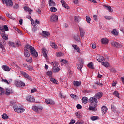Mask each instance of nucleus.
Instances as JSON below:
<instances>
[{"mask_svg": "<svg viewBox=\"0 0 124 124\" xmlns=\"http://www.w3.org/2000/svg\"><path fill=\"white\" fill-rule=\"evenodd\" d=\"M30 53L34 58H37L38 57V53L36 52V50L34 49L33 46H30L29 44H27L25 46V47L24 49V56L26 58H29L31 54H30Z\"/></svg>", "mask_w": 124, "mask_h": 124, "instance_id": "1", "label": "nucleus"}, {"mask_svg": "<svg viewBox=\"0 0 124 124\" xmlns=\"http://www.w3.org/2000/svg\"><path fill=\"white\" fill-rule=\"evenodd\" d=\"M13 108L15 112H16V113H18L19 114H22V113H24V111H25V108H20L16 105L14 106Z\"/></svg>", "mask_w": 124, "mask_h": 124, "instance_id": "2", "label": "nucleus"}, {"mask_svg": "<svg viewBox=\"0 0 124 124\" xmlns=\"http://www.w3.org/2000/svg\"><path fill=\"white\" fill-rule=\"evenodd\" d=\"M32 109L35 112L37 113H41L42 110L43 109V107L41 106H33Z\"/></svg>", "mask_w": 124, "mask_h": 124, "instance_id": "3", "label": "nucleus"}, {"mask_svg": "<svg viewBox=\"0 0 124 124\" xmlns=\"http://www.w3.org/2000/svg\"><path fill=\"white\" fill-rule=\"evenodd\" d=\"M3 4H6V6L12 7L13 5V2L11 0H2Z\"/></svg>", "mask_w": 124, "mask_h": 124, "instance_id": "4", "label": "nucleus"}, {"mask_svg": "<svg viewBox=\"0 0 124 124\" xmlns=\"http://www.w3.org/2000/svg\"><path fill=\"white\" fill-rule=\"evenodd\" d=\"M90 104L91 105H94V106H97V99L96 98L91 97L89 99Z\"/></svg>", "mask_w": 124, "mask_h": 124, "instance_id": "5", "label": "nucleus"}, {"mask_svg": "<svg viewBox=\"0 0 124 124\" xmlns=\"http://www.w3.org/2000/svg\"><path fill=\"white\" fill-rule=\"evenodd\" d=\"M111 45L115 48H122V47H123V45L115 41L111 42Z\"/></svg>", "mask_w": 124, "mask_h": 124, "instance_id": "6", "label": "nucleus"}, {"mask_svg": "<svg viewBox=\"0 0 124 124\" xmlns=\"http://www.w3.org/2000/svg\"><path fill=\"white\" fill-rule=\"evenodd\" d=\"M20 73H21V74L23 75V76H24L25 78H27V79H28L30 81H32V78H31V76L29 75V74H28L27 73L23 71H21Z\"/></svg>", "mask_w": 124, "mask_h": 124, "instance_id": "7", "label": "nucleus"}, {"mask_svg": "<svg viewBox=\"0 0 124 124\" xmlns=\"http://www.w3.org/2000/svg\"><path fill=\"white\" fill-rule=\"evenodd\" d=\"M26 99L28 101V102H34V101H35V99H34V97L31 95L27 96Z\"/></svg>", "mask_w": 124, "mask_h": 124, "instance_id": "8", "label": "nucleus"}, {"mask_svg": "<svg viewBox=\"0 0 124 124\" xmlns=\"http://www.w3.org/2000/svg\"><path fill=\"white\" fill-rule=\"evenodd\" d=\"M96 106H94V105H92L90 104V105L89 107V110L90 111H93V112H96V111H97Z\"/></svg>", "mask_w": 124, "mask_h": 124, "instance_id": "9", "label": "nucleus"}, {"mask_svg": "<svg viewBox=\"0 0 124 124\" xmlns=\"http://www.w3.org/2000/svg\"><path fill=\"white\" fill-rule=\"evenodd\" d=\"M15 84L17 87H25V83L21 81H15Z\"/></svg>", "mask_w": 124, "mask_h": 124, "instance_id": "10", "label": "nucleus"}, {"mask_svg": "<svg viewBox=\"0 0 124 124\" xmlns=\"http://www.w3.org/2000/svg\"><path fill=\"white\" fill-rule=\"evenodd\" d=\"M50 21L51 22H57V21H58V16H57V15H52L51 17Z\"/></svg>", "mask_w": 124, "mask_h": 124, "instance_id": "11", "label": "nucleus"}, {"mask_svg": "<svg viewBox=\"0 0 124 124\" xmlns=\"http://www.w3.org/2000/svg\"><path fill=\"white\" fill-rule=\"evenodd\" d=\"M42 52L44 57L46 58V59H47V58H48V55H47V50L45 48H42Z\"/></svg>", "mask_w": 124, "mask_h": 124, "instance_id": "12", "label": "nucleus"}, {"mask_svg": "<svg viewBox=\"0 0 124 124\" xmlns=\"http://www.w3.org/2000/svg\"><path fill=\"white\" fill-rule=\"evenodd\" d=\"M1 35L2 37V38H3V39H5V40H7V39H8V38L7 37L6 35L5 34V31H1Z\"/></svg>", "mask_w": 124, "mask_h": 124, "instance_id": "13", "label": "nucleus"}, {"mask_svg": "<svg viewBox=\"0 0 124 124\" xmlns=\"http://www.w3.org/2000/svg\"><path fill=\"white\" fill-rule=\"evenodd\" d=\"M2 68L3 70H4V71H7V72L10 71V70L11 69V68H9V66H7V65L2 66Z\"/></svg>", "mask_w": 124, "mask_h": 124, "instance_id": "14", "label": "nucleus"}, {"mask_svg": "<svg viewBox=\"0 0 124 124\" xmlns=\"http://www.w3.org/2000/svg\"><path fill=\"white\" fill-rule=\"evenodd\" d=\"M61 2L63 7H64L66 9H69V6H68V5L66 4V3L65 2V1H64L63 0H62L61 1Z\"/></svg>", "mask_w": 124, "mask_h": 124, "instance_id": "15", "label": "nucleus"}, {"mask_svg": "<svg viewBox=\"0 0 124 124\" xmlns=\"http://www.w3.org/2000/svg\"><path fill=\"white\" fill-rule=\"evenodd\" d=\"M12 93V89L10 88H6L5 94H6V95H10L11 93Z\"/></svg>", "mask_w": 124, "mask_h": 124, "instance_id": "16", "label": "nucleus"}, {"mask_svg": "<svg viewBox=\"0 0 124 124\" xmlns=\"http://www.w3.org/2000/svg\"><path fill=\"white\" fill-rule=\"evenodd\" d=\"M101 108L102 114L104 115V114L107 112V110H108V109L107 108V107H106V106H105L102 107Z\"/></svg>", "mask_w": 124, "mask_h": 124, "instance_id": "17", "label": "nucleus"}, {"mask_svg": "<svg viewBox=\"0 0 124 124\" xmlns=\"http://www.w3.org/2000/svg\"><path fill=\"white\" fill-rule=\"evenodd\" d=\"M102 97V92H99L97 93L95 95V97L97 99H99V98H101Z\"/></svg>", "mask_w": 124, "mask_h": 124, "instance_id": "18", "label": "nucleus"}, {"mask_svg": "<svg viewBox=\"0 0 124 124\" xmlns=\"http://www.w3.org/2000/svg\"><path fill=\"white\" fill-rule=\"evenodd\" d=\"M24 9L25 11H28V12H29V14H31V12L33 11V10H31V9L29 7L25 6L24 7Z\"/></svg>", "mask_w": 124, "mask_h": 124, "instance_id": "19", "label": "nucleus"}, {"mask_svg": "<svg viewBox=\"0 0 124 124\" xmlns=\"http://www.w3.org/2000/svg\"><path fill=\"white\" fill-rule=\"evenodd\" d=\"M101 42L103 44H108L109 43V40L106 38H103L101 39Z\"/></svg>", "mask_w": 124, "mask_h": 124, "instance_id": "20", "label": "nucleus"}, {"mask_svg": "<svg viewBox=\"0 0 124 124\" xmlns=\"http://www.w3.org/2000/svg\"><path fill=\"white\" fill-rule=\"evenodd\" d=\"M45 102L47 103V104H55V102H54V101L50 99H46Z\"/></svg>", "mask_w": 124, "mask_h": 124, "instance_id": "21", "label": "nucleus"}, {"mask_svg": "<svg viewBox=\"0 0 124 124\" xmlns=\"http://www.w3.org/2000/svg\"><path fill=\"white\" fill-rule=\"evenodd\" d=\"M50 44L51 47H52V48H53V49H58V46L55 43H53V42H50Z\"/></svg>", "mask_w": 124, "mask_h": 124, "instance_id": "22", "label": "nucleus"}, {"mask_svg": "<svg viewBox=\"0 0 124 124\" xmlns=\"http://www.w3.org/2000/svg\"><path fill=\"white\" fill-rule=\"evenodd\" d=\"M73 85L75 87H79V86H81L82 85V82L81 81H74Z\"/></svg>", "mask_w": 124, "mask_h": 124, "instance_id": "23", "label": "nucleus"}, {"mask_svg": "<svg viewBox=\"0 0 124 124\" xmlns=\"http://www.w3.org/2000/svg\"><path fill=\"white\" fill-rule=\"evenodd\" d=\"M72 46L74 49H75V50H76L77 52H78V53H80V52H81V50H80V48H79V47H78V46H77V45H72Z\"/></svg>", "mask_w": 124, "mask_h": 124, "instance_id": "24", "label": "nucleus"}, {"mask_svg": "<svg viewBox=\"0 0 124 124\" xmlns=\"http://www.w3.org/2000/svg\"><path fill=\"white\" fill-rule=\"evenodd\" d=\"M48 3H49V6H51V7L56 6V3L54 1H53L52 0H49Z\"/></svg>", "mask_w": 124, "mask_h": 124, "instance_id": "25", "label": "nucleus"}, {"mask_svg": "<svg viewBox=\"0 0 124 124\" xmlns=\"http://www.w3.org/2000/svg\"><path fill=\"white\" fill-rule=\"evenodd\" d=\"M97 60L98 62H103V61H104V57L103 56H98L97 57Z\"/></svg>", "mask_w": 124, "mask_h": 124, "instance_id": "26", "label": "nucleus"}, {"mask_svg": "<svg viewBox=\"0 0 124 124\" xmlns=\"http://www.w3.org/2000/svg\"><path fill=\"white\" fill-rule=\"evenodd\" d=\"M79 31L81 37H84V35H85V31H84V30L81 28H79Z\"/></svg>", "mask_w": 124, "mask_h": 124, "instance_id": "27", "label": "nucleus"}, {"mask_svg": "<svg viewBox=\"0 0 124 124\" xmlns=\"http://www.w3.org/2000/svg\"><path fill=\"white\" fill-rule=\"evenodd\" d=\"M104 7H106V8H107V9L109 11V12H113V9H112L110 6L104 5Z\"/></svg>", "mask_w": 124, "mask_h": 124, "instance_id": "28", "label": "nucleus"}, {"mask_svg": "<svg viewBox=\"0 0 124 124\" xmlns=\"http://www.w3.org/2000/svg\"><path fill=\"white\" fill-rule=\"evenodd\" d=\"M74 20H75V21L77 23H79L80 21H81V17H80L78 16H76L74 17Z\"/></svg>", "mask_w": 124, "mask_h": 124, "instance_id": "29", "label": "nucleus"}, {"mask_svg": "<svg viewBox=\"0 0 124 124\" xmlns=\"http://www.w3.org/2000/svg\"><path fill=\"white\" fill-rule=\"evenodd\" d=\"M51 65H53V67H56L59 65V63L57 61H53L51 63Z\"/></svg>", "mask_w": 124, "mask_h": 124, "instance_id": "30", "label": "nucleus"}, {"mask_svg": "<svg viewBox=\"0 0 124 124\" xmlns=\"http://www.w3.org/2000/svg\"><path fill=\"white\" fill-rule=\"evenodd\" d=\"M89 100V99L87 97H83L82 98V101L83 103H84V104H86V103H88V101Z\"/></svg>", "mask_w": 124, "mask_h": 124, "instance_id": "31", "label": "nucleus"}, {"mask_svg": "<svg viewBox=\"0 0 124 124\" xmlns=\"http://www.w3.org/2000/svg\"><path fill=\"white\" fill-rule=\"evenodd\" d=\"M42 33H43V36L46 37V36H49V35H50V33L49 32L43 31Z\"/></svg>", "mask_w": 124, "mask_h": 124, "instance_id": "32", "label": "nucleus"}, {"mask_svg": "<svg viewBox=\"0 0 124 124\" xmlns=\"http://www.w3.org/2000/svg\"><path fill=\"white\" fill-rule=\"evenodd\" d=\"M60 70H61V69L58 66L53 67V71L54 72H58V71H60Z\"/></svg>", "mask_w": 124, "mask_h": 124, "instance_id": "33", "label": "nucleus"}, {"mask_svg": "<svg viewBox=\"0 0 124 124\" xmlns=\"http://www.w3.org/2000/svg\"><path fill=\"white\" fill-rule=\"evenodd\" d=\"M101 63L102 65H103L105 66V67H108L109 66V63H108L107 62H103Z\"/></svg>", "mask_w": 124, "mask_h": 124, "instance_id": "34", "label": "nucleus"}, {"mask_svg": "<svg viewBox=\"0 0 124 124\" xmlns=\"http://www.w3.org/2000/svg\"><path fill=\"white\" fill-rule=\"evenodd\" d=\"M75 116H76L77 118H78V119L82 118V115L81 114V113L79 112H76Z\"/></svg>", "mask_w": 124, "mask_h": 124, "instance_id": "35", "label": "nucleus"}, {"mask_svg": "<svg viewBox=\"0 0 124 124\" xmlns=\"http://www.w3.org/2000/svg\"><path fill=\"white\" fill-rule=\"evenodd\" d=\"M90 119L92 121H96V120H99V117L98 116H92Z\"/></svg>", "mask_w": 124, "mask_h": 124, "instance_id": "36", "label": "nucleus"}, {"mask_svg": "<svg viewBox=\"0 0 124 124\" xmlns=\"http://www.w3.org/2000/svg\"><path fill=\"white\" fill-rule=\"evenodd\" d=\"M88 67H89V68H91V69H94V67H93V64L92 62L88 64Z\"/></svg>", "mask_w": 124, "mask_h": 124, "instance_id": "37", "label": "nucleus"}, {"mask_svg": "<svg viewBox=\"0 0 124 124\" xmlns=\"http://www.w3.org/2000/svg\"><path fill=\"white\" fill-rule=\"evenodd\" d=\"M49 10L50 11H51V12H56L57 9H56V7L54 6V7H50Z\"/></svg>", "mask_w": 124, "mask_h": 124, "instance_id": "38", "label": "nucleus"}, {"mask_svg": "<svg viewBox=\"0 0 124 124\" xmlns=\"http://www.w3.org/2000/svg\"><path fill=\"white\" fill-rule=\"evenodd\" d=\"M74 38L76 41H80V36L78 35H76Z\"/></svg>", "mask_w": 124, "mask_h": 124, "instance_id": "39", "label": "nucleus"}, {"mask_svg": "<svg viewBox=\"0 0 124 124\" xmlns=\"http://www.w3.org/2000/svg\"><path fill=\"white\" fill-rule=\"evenodd\" d=\"M46 75L50 77H52V75H53V72L51 71H48L46 73Z\"/></svg>", "mask_w": 124, "mask_h": 124, "instance_id": "40", "label": "nucleus"}, {"mask_svg": "<svg viewBox=\"0 0 124 124\" xmlns=\"http://www.w3.org/2000/svg\"><path fill=\"white\" fill-rule=\"evenodd\" d=\"M2 94H4V91L3 88H2L1 87H0V95H2Z\"/></svg>", "mask_w": 124, "mask_h": 124, "instance_id": "41", "label": "nucleus"}, {"mask_svg": "<svg viewBox=\"0 0 124 124\" xmlns=\"http://www.w3.org/2000/svg\"><path fill=\"white\" fill-rule=\"evenodd\" d=\"M113 95H115L116 97H118V98H120V96H119V92H118V91H117L114 92Z\"/></svg>", "mask_w": 124, "mask_h": 124, "instance_id": "42", "label": "nucleus"}, {"mask_svg": "<svg viewBox=\"0 0 124 124\" xmlns=\"http://www.w3.org/2000/svg\"><path fill=\"white\" fill-rule=\"evenodd\" d=\"M41 7L42 8H44V7H45V1H44V0H43L41 2Z\"/></svg>", "mask_w": 124, "mask_h": 124, "instance_id": "43", "label": "nucleus"}, {"mask_svg": "<svg viewBox=\"0 0 124 124\" xmlns=\"http://www.w3.org/2000/svg\"><path fill=\"white\" fill-rule=\"evenodd\" d=\"M50 81L52 82V83H54V84H58V81L54 78H51Z\"/></svg>", "mask_w": 124, "mask_h": 124, "instance_id": "44", "label": "nucleus"}, {"mask_svg": "<svg viewBox=\"0 0 124 124\" xmlns=\"http://www.w3.org/2000/svg\"><path fill=\"white\" fill-rule=\"evenodd\" d=\"M112 33L114 35H118V31H117V30L114 29L112 31Z\"/></svg>", "mask_w": 124, "mask_h": 124, "instance_id": "45", "label": "nucleus"}, {"mask_svg": "<svg viewBox=\"0 0 124 124\" xmlns=\"http://www.w3.org/2000/svg\"><path fill=\"white\" fill-rule=\"evenodd\" d=\"M77 67L79 70H81V69H82V68L83 67V65H81V64H77Z\"/></svg>", "mask_w": 124, "mask_h": 124, "instance_id": "46", "label": "nucleus"}, {"mask_svg": "<svg viewBox=\"0 0 124 124\" xmlns=\"http://www.w3.org/2000/svg\"><path fill=\"white\" fill-rule=\"evenodd\" d=\"M26 61L28 62L31 63V62H32V58L30 57V58H27L26 59Z\"/></svg>", "mask_w": 124, "mask_h": 124, "instance_id": "47", "label": "nucleus"}, {"mask_svg": "<svg viewBox=\"0 0 124 124\" xmlns=\"http://www.w3.org/2000/svg\"><path fill=\"white\" fill-rule=\"evenodd\" d=\"M57 57H62L63 56V53L62 52H59L56 54Z\"/></svg>", "mask_w": 124, "mask_h": 124, "instance_id": "48", "label": "nucleus"}, {"mask_svg": "<svg viewBox=\"0 0 124 124\" xmlns=\"http://www.w3.org/2000/svg\"><path fill=\"white\" fill-rule=\"evenodd\" d=\"M2 118L4 119V120L8 119V116H7V114H3L2 115Z\"/></svg>", "mask_w": 124, "mask_h": 124, "instance_id": "49", "label": "nucleus"}, {"mask_svg": "<svg viewBox=\"0 0 124 124\" xmlns=\"http://www.w3.org/2000/svg\"><path fill=\"white\" fill-rule=\"evenodd\" d=\"M61 62H62L66 64V63H67V62H68V61H67V60L65 59H62L61 61Z\"/></svg>", "mask_w": 124, "mask_h": 124, "instance_id": "50", "label": "nucleus"}, {"mask_svg": "<svg viewBox=\"0 0 124 124\" xmlns=\"http://www.w3.org/2000/svg\"><path fill=\"white\" fill-rule=\"evenodd\" d=\"M86 20L87 22L88 23V24H90V22H91V18L88 16H87L86 17Z\"/></svg>", "mask_w": 124, "mask_h": 124, "instance_id": "51", "label": "nucleus"}, {"mask_svg": "<svg viewBox=\"0 0 124 124\" xmlns=\"http://www.w3.org/2000/svg\"><path fill=\"white\" fill-rule=\"evenodd\" d=\"M92 49H96V45L95 44H91Z\"/></svg>", "mask_w": 124, "mask_h": 124, "instance_id": "52", "label": "nucleus"}, {"mask_svg": "<svg viewBox=\"0 0 124 124\" xmlns=\"http://www.w3.org/2000/svg\"><path fill=\"white\" fill-rule=\"evenodd\" d=\"M6 15L7 16H8V18H9L10 19H12V16H11L10 14H9V13H7L6 14Z\"/></svg>", "mask_w": 124, "mask_h": 124, "instance_id": "53", "label": "nucleus"}, {"mask_svg": "<svg viewBox=\"0 0 124 124\" xmlns=\"http://www.w3.org/2000/svg\"><path fill=\"white\" fill-rule=\"evenodd\" d=\"M76 107L78 109H81L82 108V105L78 104L77 105Z\"/></svg>", "mask_w": 124, "mask_h": 124, "instance_id": "54", "label": "nucleus"}, {"mask_svg": "<svg viewBox=\"0 0 124 124\" xmlns=\"http://www.w3.org/2000/svg\"><path fill=\"white\" fill-rule=\"evenodd\" d=\"M9 44L10 46H13V47H14L15 46V44L13 42H9Z\"/></svg>", "mask_w": 124, "mask_h": 124, "instance_id": "55", "label": "nucleus"}, {"mask_svg": "<svg viewBox=\"0 0 124 124\" xmlns=\"http://www.w3.org/2000/svg\"><path fill=\"white\" fill-rule=\"evenodd\" d=\"M70 96L72 98H74V99H76V95H75L74 94H71Z\"/></svg>", "mask_w": 124, "mask_h": 124, "instance_id": "56", "label": "nucleus"}, {"mask_svg": "<svg viewBox=\"0 0 124 124\" xmlns=\"http://www.w3.org/2000/svg\"><path fill=\"white\" fill-rule=\"evenodd\" d=\"M36 91H37V90H36V89H35V88H33L31 90V93H35V92H36Z\"/></svg>", "mask_w": 124, "mask_h": 124, "instance_id": "57", "label": "nucleus"}, {"mask_svg": "<svg viewBox=\"0 0 124 124\" xmlns=\"http://www.w3.org/2000/svg\"><path fill=\"white\" fill-rule=\"evenodd\" d=\"M2 82H3L4 83H6V84H7V85H9V82L6 79H2Z\"/></svg>", "mask_w": 124, "mask_h": 124, "instance_id": "58", "label": "nucleus"}, {"mask_svg": "<svg viewBox=\"0 0 124 124\" xmlns=\"http://www.w3.org/2000/svg\"><path fill=\"white\" fill-rule=\"evenodd\" d=\"M59 97H61V98H64V96H63L62 95V93H60L59 94Z\"/></svg>", "mask_w": 124, "mask_h": 124, "instance_id": "59", "label": "nucleus"}, {"mask_svg": "<svg viewBox=\"0 0 124 124\" xmlns=\"http://www.w3.org/2000/svg\"><path fill=\"white\" fill-rule=\"evenodd\" d=\"M18 8H19V5L18 4L14 5V9H18Z\"/></svg>", "mask_w": 124, "mask_h": 124, "instance_id": "60", "label": "nucleus"}, {"mask_svg": "<svg viewBox=\"0 0 124 124\" xmlns=\"http://www.w3.org/2000/svg\"><path fill=\"white\" fill-rule=\"evenodd\" d=\"M27 68H28V70L31 71V70H33V67H32V66H28L27 67Z\"/></svg>", "mask_w": 124, "mask_h": 124, "instance_id": "61", "label": "nucleus"}, {"mask_svg": "<svg viewBox=\"0 0 124 124\" xmlns=\"http://www.w3.org/2000/svg\"><path fill=\"white\" fill-rule=\"evenodd\" d=\"M3 27H4V31H8L9 30L8 27H7V25H4Z\"/></svg>", "mask_w": 124, "mask_h": 124, "instance_id": "62", "label": "nucleus"}, {"mask_svg": "<svg viewBox=\"0 0 124 124\" xmlns=\"http://www.w3.org/2000/svg\"><path fill=\"white\" fill-rule=\"evenodd\" d=\"M104 18H105L106 20H111V16H105Z\"/></svg>", "mask_w": 124, "mask_h": 124, "instance_id": "63", "label": "nucleus"}, {"mask_svg": "<svg viewBox=\"0 0 124 124\" xmlns=\"http://www.w3.org/2000/svg\"><path fill=\"white\" fill-rule=\"evenodd\" d=\"M74 123H75V120H74L73 119H72L71 122L69 123V124H74Z\"/></svg>", "mask_w": 124, "mask_h": 124, "instance_id": "64", "label": "nucleus"}]
</instances>
